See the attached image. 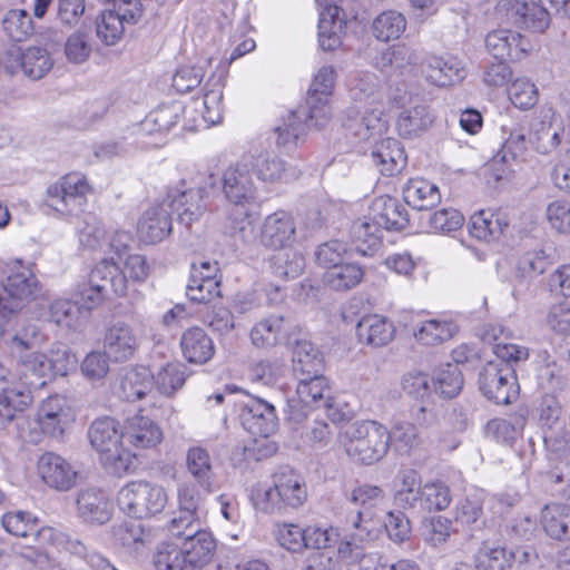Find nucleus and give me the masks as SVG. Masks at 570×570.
Segmentation results:
<instances>
[{"mask_svg":"<svg viewBox=\"0 0 570 570\" xmlns=\"http://www.w3.org/2000/svg\"><path fill=\"white\" fill-rule=\"evenodd\" d=\"M2 525L12 535H33L35 544L26 546L19 557L39 570H62L60 561L49 548L67 551L82 559L92 570H118L105 556L90 550L79 539L52 527L38 528V519L24 511L8 512L2 517Z\"/></svg>","mask_w":570,"mask_h":570,"instance_id":"obj_1","label":"nucleus"},{"mask_svg":"<svg viewBox=\"0 0 570 570\" xmlns=\"http://www.w3.org/2000/svg\"><path fill=\"white\" fill-rule=\"evenodd\" d=\"M222 189L232 204L223 223V234L230 239L227 245L245 247L254 237L248 205L256 199V186L252 178L250 163L243 156L224 170Z\"/></svg>","mask_w":570,"mask_h":570,"instance_id":"obj_2","label":"nucleus"},{"mask_svg":"<svg viewBox=\"0 0 570 570\" xmlns=\"http://www.w3.org/2000/svg\"><path fill=\"white\" fill-rule=\"evenodd\" d=\"M17 364L16 371L19 376L18 386L29 390L40 389L46 385L47 380L56 375L65 376L69 371L76 368V356L65 346L51 348L48 354L40 352H16L13 353Z\"/></svg>","mask_w":570,"mask_h":570,"instance_id":"obj_3","label":"nucleus"},{"mask_svg":"<svg viewBox=\"0 0 570 570\" xmlns=\"http://www.w3.org/2000/svg\"><path fill=\"white\" fill-rule=\"evenodd\" d=\"M387 428L377 421H360L348 425L341 443L346 454L356 462L371 465L389 452Z\"/></svg>","mask_w":570,"mask_h":570,"instance_id":"obj_4","label":"nucleus"},{"mask_svg":"<svg viewBox=\"0 0 570 570\" xmlns=\"http://www.w3.org/2000/svg\"><path fill=\"white\" fill-rule=\"evenodd\" d=\"M88 438L92 448L100 453L102 464L114 473L119 474L130 469L134 456L122 448V431L120 432L119 423L115 419H96L88 430Z\"/></svg>","mask_w":570,"mask_h":570,"instance_id":"obj_5","label":"nucleus"},{"mask_svg":"<svg viewBox=\"0 0 570 570\" xmlns=\"http://www.w3.org/2000/svg\"><path fill=\"white\" fill-rule=\"evenodd\" d=\"M531 148L540 155L570 154V110L563 119L553 109L541 110L529 131Z\"/></svg>","mask_w":570,"mask_h":570,"instance_id":"obj_6","label":"nucleus"},{"mask_svg":"<svg viewBox=\"0 0 570 570\" xmlns=\"http://www.w3.org/2000/svg\"><path fill=\"white\" fill-rule=\"evenodd\" d=\"M91 193L92 187L87 177L79 171H72L47 187L43 202L60 215L72 216L83 212L87 197Z\"/></svg>","mask_w":570,"mask_h":570,"instance_id":"obj_7","label":"nucleus"},{"mask_svg":"<svg viewBox=\"0 0 570 570\" xmlns=\"http://www.w3.org/2000/svg\"><path fill=\"white\" fill-rule=\"evenodd\" d=\"M168 501L165 489L147 481H132L118 492L119 509L128 517L144 519L160 513Z\"/></svg>","mask_w":570,"mask_h":570,"instance_id":"obj_8","label":"nucleus"},{"mask_svg":"<svg viewBox=\"0 0 570 570\" xmlns=\"http://www.w3.org/2000/svg\"><path fill=\"white\" fill-rule=\"evenodd\" d=\"M295 395L287 400L285 413L293 422L303 421L313 409H331L332 397L326 379L320 373L297 375Z\"/></svg>","mask_w":570,"mask_h":570,"instance_id":"obj_9","label":"nucleus"},{"mask_svg":"<svg viewBox=\"0 0 570 570\" xmlns=\"http://www.w3.org/2000/svg\"><path fill=\"white\" fill-rule=\"evenodd\" d=\"M353 532L345 537L338 544V557L348 564L357 563L358 570H387L389 566L379 551L365 552L361 543L367 541L371 535L368 521H365L360 511L352 517Z\"/></svg>","mask_w":570,"mask_h":570,"instance_id":"obj_10","label":"nucleus"},{"mask_svg":"<svg viewBox=\"0 0 570 570\" xmlns=\"http://www.w3.org/2000/svg\"><path fill=\"white\" fill-rule=\"evenodd\" d=\"M109 291L124 295L126 286L124 276L118 274V266L112 261L104 259L91 271L88 283L81 286L77 303L90 314V311L104 301Z\"/></svg>","mask_w":570,"mask_h":570,"instance_id":"obj_11","label":"nucleus"},{"mask_svg":"<svg viewBox=\"0 0 570 570\" xmlns=\"http://www.w3.org/2000/svg\"><path fill=\"white\" fill-rule=\"evenodd\" d=\"M469 232L473 238L485 244L502 243L510 246L522 238V232L515 234V226L505 213L490 209H481L471 216Z\"/></svg>","mask_w":570,"mask_h":570,"instance_id":"obj_12","label":"nucleus"},{"mask_svg":"<svg viewBox=\"0 0 570 570\" xmlns=\"http://www.w3.org/2000/svg\"><path fill=\"white\" fill-rule=\"evenodd\" d=\"M0 273L8 274L0 289L6 301L13 305V313L21 307L22 303L37 297L39 282L30 267L24 266L21 259L0 261Z\"/></svg>","mask_w":570,"mask_h":570,"instance_id":"obj_13","label":"nucleus"},{"mask_svg":"<svg viewBox=\"0 0 570 570\" xmlns=\"http://www.w3.org/2000/svg\"><path fill=\"white\" fill-rule=\"evenodd\" d=\"M483 395L497 404H509L519 394L515 371L510 364L488 362L479 374Z\"/></svg>","mask_w":570,"mask_h":570,"instance_id":"obj_14","label":"nucleus"},{"mask_svg":"<svg viewBox=\"0 0 570 570\" xmlns=\"http://www.w3.org/2000/svg\"><path fill=\"white\" fill-rule=\"evenodd\" d=\"M206 193L205 187H187L186 181L181 180L178 186L168 189L161 202L170 216L176 214L180 224L189 226L206 212Z\"/></svg>","mask_w":570,"mask_h":570,"instance_id":"obj_15","label":"nucleus"},{"mask_svg":"<svg viewBox=\"0 0 570 570\" xmlns=\"http://www.w3.org/2000/svg\"><path fill=\"white\" fill-rule=\"evenodd\" d=\"M335 70L332 66H323L314 76L307 90L306 107L308 118L314 121L316 128L324 127L330 118L328 100L335 83Z\"/></svg>","mask_w":570,"mask_h":570,"instance_id":"obj_16","label":"nucleus"},{"mask_svg":"<svg viewBox=\"0 0 570 570\" xmlns=\"http://www.w3.org/2000/svg\"><path fill=\"white\" fill-rule=\"evenodd\" d=\"M316 263L325 268L323 279L335 291H345L360 283L363 276L361 267L346 262L341 252H314Z\"/></svg>","mask_w":570,"mask_h":570,"instance_id":"obj_17","label":"nucleus"},{"mask_svg":"<svg viewBox=\"0 0 570 570\" xmlns=\"http://www.w3.org/2000/svg\"><path fill=\"white\" fill-rule=\"evenodd\" d=\"M432 108L419 96H410L396 118V130L405 139L420 138L435 122Z\"/></svg>","mask_w":570,"mask_h":570,"instance_id":"obj_18","label":"nucleus"},{"mask_svg":"<svg viewBox=\"0 0 570 570\" xmlns=\"http://www.w3.org/2000/svg\"><path fill=\"white\" fill-rule=\"evenodd\" d=\"M168 531L173 537L184 540L180 549L190 564L207 562L213 556L216 542L212 533L202 530L199 521L195 525L168 527Z\"/></svg>","mask_w":570,"mask_h":570,"instance_id":"obj_19","label":"nucleus"},{"mask_svg":"<svg viewBox=\"0 0 570 570\" xmlns=\"http://www.w3.org/2000/svg\"><path fill=\"white\" fill-rule=\"evenodd\" d=\"M240 422L246 431L255 436H271L278 429L275 406L256 396L242 404Z\"/></svg>","mask_w":570,"mask_h":570,"instance_id":"obj_20","label":"nucleus"},{"mask_svg":"<svg viewBox=\"0 0 570 570\" xmlns=\"http://www.w3.org/2000/svg\"><path fill=\"white\" fill-rule=\"evenodd\" d=\"M14 375L0 361V429L16 419L32 402L29 390L18 386Z\"/></svg>","mask_w":570,"mask_h":570,"instance_id":"obj_21","label":"nucleus"},{"mask_svg":"<svg viewBox=\"0 0 570 570\" xmlns=\"http://www.w3.org/2000/svg\"><path fill=\"white\" fill-rule=\"evenodd\" d=\"M140 340L136 330L124 321L111 322L104 335V351L110 361L122 363L130 360L138 350Z\"/></svg>","mask_w":570,"mask_h":570,"instance_id":"obj_22","label":"nucleus"},{"mask_svg":"<svg viewBox=\"0 0 570 570\" xmlns=\"http://www.w3.org/2000/svg\"><path fill=\"white\" fill-rule=\"evenodd\" d=\"M38 473L46 485L60 492L71 490L78 479V472L65 458L46 452L37 463Z\"/></svg>","mask_w":570,"mask_h":570,"instance_id":"obj_23","label":"nucleus"},{"mask_svg":"<svg viewBox=\"0 0 570 570\" xmlns=\"http://www.w3.org/2000/svg\"><path fill=\"white\" fill-rule=\"evenodd\" d=\"M77 517L86 524H106L112 515V503L108 495L97 488H86L76 495Z\"/></svg>","mask_w":570,"mask_h":570,"instance_id":"obj_24","label":"nucleus"},{"mask_svg":"<svg viewBox=\"0 0 570 570\" xmlns=\"http://www.w3.org/2000/svg\"><path fill=\"white\" fill-rule=\"evenodd\" d=\"M75 415L61 396L45 400L37 412V423L43 434L60 438L73 422Z\"/></svg>","mask_w":570,"mask_h":570,"instance_id":"obj_25","label":"nucleus"},{"mask_svg":"<svg viewBox=\"0 0 570 570\" xmlns=\"http://www.w3.org/2000/svg\"><path fill=\"white\" fill-rule=\"evenodd\" d=\"M122 436L135 449H153L161 442L163 431L150 416L139 410L126 419Z\"/></svg>","mask_w":570,"mask_h":570,"instance_id":"obj_26","label":"nucleus"},{"mask_svg":"<svg viewBox=\"0 0 570 570\" xmlns=\"http://www.w3.org/2000/svg\"><path fill=\"white\" fill-rule=\"evenodd\" d=\"M261 244L268 249H285L295 244V225L288 213L278 210L265 218Z\"/></svg>","mask_w":570,"mask_h":570,"instance_id":"obj_27","label":"nucleus"},{"mask_svg":"<svg viewBox=\"0 0 570 570\" xmlns=\"http://www.w3.org/2000/svg\"><path fill=\"white\" fill-rule=\"evenodd\" d=\"M170 232V213L161 200L148 208L139 219L138 236L146 245L161 242Z\"/></svg>","mask_w":570,"mask_h":570,"instance_id":"obj_28","label":"nucleus"},{"mask_svg":"<svg viewBox=\"0 0 570 570\" xmlns=\"http://www.w3.org/2000/svg\"><path fill=\"white\" fill-rule=\"evenodd\" d=\"M502 147L498 156L503 163L527 161L530 156V141L527 136V128L521 124L507 119L501 124Z\"/></svg>","mask_w":570,"mask_h":570,"instance_id":"obj_29","label":"nucleus"},{"mask_svg":"<svg viewBox=\"0 0 570 570\" xmlns=\"http://www.w3.org/2000/svg\"><path fill=\"white\" fill-rule=\"evenodd\" d=\"M422 72L425 79L439 87L451 86L465 78V68L455 57H430L425 60Z\"/></svg>","mask_w":570,"mask_h":570,"instance_id":"obj_30","label":"nucleus"},{"mask_svg":"<svg viewBox=\"0 0 570 570\" xmlns=\"http://www.w3.org/2000/svg\"><path fill=\"white\" fill-rule=\"evenodd\" d=\"M484 42L488 51L497 60L520 59L527 52L523 37L508 29L489 32Z\"/></svg>","mask_w":570,"mask_h":570,"instance_id":"obj_31","label":"nucleus"},{"mask_svg":"<svg viewBox=\"0 0 570 570\" xmlns=\"http://www.w3.org/2000/svg\"><path fill=\"white\" fill-rule=\"evenodd\" d=\"M184 110L185 107L179 101L160 105L140 122L138 132L141 136H161L177 124Z\"/></svg>","mask_w":570,"mask_h":570,"instance_id":"obj_32","label":"nucleus"},{"mask_svg":"<svg viewBox=\"0 0 570 570\" xmlns=\"http://www.w3.org/2000/svg\"><path fill=\"white\" fill-rule=\"evenodd\" d=\"M203 490L194 481L183 482L177 490L178 512L175 513L168 527L195 525L199 521V507L203 500Z\"/></svg>","mask_w":570,"mask_h":570,"instance_id":"obj_33","label":"nucleus"},{"mask_svg":"<svg viewBox=\"0 0 570 570\" xmlns=\"http://www.w3.org/2000/svg\"><path fill=\"white\" fill-rule=\"evenodd\" d=\"M371 157L373 164L377 167L381 174L385 176H393L402 171L406 165V155L402 144L394 138H385L377 142Z\"/></svg>","mask_w":570,"mask_h":570,"instance_id":"obj_34","label":"nucleus"},{"mask_svg":"<svg viewBox=\"0 0 570 570\" xmlns=\"http://www.w3.org/2000/svg\"><path fill=\"white\" fill-rule=\"evenodd\" d=\"M421 475L414 469H405L397 473L394 483V503L403 510H417L422 503Z\"/></svg>","mask_w":570,"mask_h":570,"instance_id":"obj_35","label":"nucleus"},{"mask_svg":"<svg viewBox=\"0 0 570 570\" xmlns=\"http://www.w3.org/2000/svg\"><path fill=\"white\" fill-rule=\"evenodd\" d=\"M458 330L454 322L441 318L414 322L411 325V331L416 342L426 346L439 345L451 340Z\"/></svg>","mask_w":570,"mask_h":570,"instance_id":"obj_36","label":"nucleus"},{"mask_svg":"<svg viewBox=\"0 0 570 570\" xmlns=\"http://www.w3.org/2000/svg\"><path fill=\"white\" fill-rule=\"evenodd\" d=\"M184 357L189 363L205 364L215 352L213 340L198 326L185 331L180 338Z\"/></svg>","mask_w":570,"mask_h":570,"instance_id":"obj_37","label":"nucleus"},{"mask_svg":"<svg viewBox=\"0 0 570 570\" xmlns=\"http://www.w3.org/2000/svg\"><path fill=\"white\" fill-rule=\"evenodd\" d=\"M415 62L414 51L404 43H397L377 53L373 65L383 75L392 77L403 73Z\"/></svg>","mask_w":570,"mask_h":570,"instance_id":"obj_38","label":"nucleus"},{"mask_svg":"<svg viewBox=\"0 0 570 570\" xmlns=\"http://www.w3.org/2000/svg\"><path fill=\"white\" fill-rule=\"evenodd\" d=\"M186 465L203 493H212L214 491L215 472L209 452L198 445L189 448L186 454Z\"/></svg>","mask_w":570,"mask_h":570,"instance_id":"obj_39","label":"nucleus"},{"mask_svg":"<svg viewBox=\"0 0 570 570\" xmlns=\"http://www.w3.org/2000/svg\"><path fill=\"white\" fill-rule=\"evenodd\" d=\"M373 220L386 230H400L407 226L409 217L405 207L397 199L382 196L372 205Z\"/></svg>","mask_w":570,"mask_h":570,"instance_id":"obj_40","label":"nucleus"},{"mask_svg":"<svg viewBox=\"0 0 570 570\" xmlns=\"http://www.w3.org/2000/svg\"><path fill=\"white\" fill-rule=\"evenodd\" d=\"M356 333L360 342L379 347L392 341L394 326L386 317L371 314L358 321Z\"/></svg>","mask_w":570,"mask_h":570,"instance_id":"obj_41","label":"nucleus"},{"mask_svg":"<svg viewBox=\"0 0 570 570\" xmlns=\"http://www.w3.org/2000/svg\"><path fill=\"white\" fill-rule=\"evenodd\" d=\"M154 386V375L144 366L131 367L120 377L119 396L128 402L141 400Z\"/></svg>","mask_w":570,"mask_h":570,"instance_id":"obj_42","label":"nucleus"},{"mask_svg":"<svg viewBox=\"0 0 570 570\" xmlns=\"http://www.w3.org/2000/svg\"><path fill=\"white\" fill-rule=\"evenodd\" d=\"M387 435L389 448L392 446L397 454L404 456L411 455L423 442L415 423L400 419L393 421Z\"/></svg>","mask_w":570,"mask_h":570,"instance_id":"obj_43","label":"nucleus"},{"mask_svg":"<svg viewBox=\"0 0 570 570\" xmlns=\"http://www.w3.org/2000/svg\"><path fill=\"white\" fill-rule=\"evenodd\" d=\"M50 321L71 331H81L89 321V313L77 302L56 299L49 308Z\"/></svg>","mask_w":570,"mask_h":570,"instance_id":"obj_44","label":"nucleus"},{"mask_svg":"<svg viewBox=\"0 0 570 570\" xmlns=\"http://www.w3.org/2000/svg\"><path fill=\"white\" fill-rule=\"evenodd\" d=\"M308 126H314V121L308 118L307 107L291 111L283 122L275 128L277 134V144L283 147H293L306 135Z\"/></svg>","mask_w":570,"mask_h":570,"instance_id":"obj_45","label":"nucleus"},{"mask_svg":"<svg viewBox=\"0 0 570 570\" xmlns=\"http://www.w3.org/2000/svg\"><path fill=\"white\" fill-rule=\"evenodd\" d=\"M403 198L414 209L428 210L439 204L441 195L436 185L423 178H414L404 186Z\"/></svg>","mask_w":570,"mask_h":570,"instance_id":"obj_46","label":"nucleus"},{"mask_svg":"<svg viewBox=\"0 0 570 570\" xmlns=\"http://www.w3.org/2000/svg\"><path fill=\"white\" fill-rule=\"evenodd\" d=\"M283 504L285 507L298 508L307 499V491L302 478L288 468L282 469L275 474Z\"/></svg>","mask_w":570,"mask_h":570,"instance_id":"obj_47","label":"nucleus"},{"mask_svg":"<svg viewBox=\"0 0 570 570\" xmlns=\"http://www.w3.org/2000/svg\"><path fill=\"white\" fill-rule=\"evenodd\" d=\"M546 533L556 540L570 539V509L561 504H547L541 512Z\"/></svg>","mask_w":570,"mask_h":570,"instance_id":"obj_48","label":"nucleus"},{"mask_svg":"<svg viewBox=\"0 0 570 570\" xmlns=\"http://www.w3.org/2000/svg\"><path fill=\"white\" fill-rule=\"evenodd\" d=\"M223 88L220 76H210L203 88V118L209 125H217L223 120Z\"/></svg>","mask_w":570,"mask_h":570,"instance_id":"obj_49","label":"nucleus"},{"mask_svg":"<svg viewBox=\"0 0 570 570\" xmlns=\"http://www.w3.org/2000/svg\"><path fill=\"white\" fill-rule=\"evenodd\" d=\"M243 157L250 163V170L256 177L266 183L282 180L286 176L285 161L268 153L258 155L247 154Z\"/></svg>","mask_w":570,"mask_h":570,"instance_id":"obj_50","label":"nucleus"},{"mask_svg":"<svg viewBox=\"0 0 570 570\" xmlns=\"http://www.w3.org/2000/svg\"><path fill=\"white\" fill-rule=\"evenodd\" d=\"M515 23L533 32H543L551 22V13L539 2L518 3L514 10Z\"/></svg>","mask_w":570,"mask_h":570,"instance_id":"obj_51","label":"nucleus"},{"mask_svg":"<svg viewBox=\"0 0 570 570\" xmlns=\"http://www.w3.org/2000/svg\"><path fill=\"white\" fill-rule=\"evenodd\" d=\"M292 362L295 375L320 373L322 358L318 350L307 340H297L292 347Z\"/></svg>","mask_w":570,"mask_h":570,"instance_id":"obj_52","label":"nucleus"},{"mask_svg":"<svg viewBox=\"0 0 570 570\" xmlns=\"http://www.w3.org/2000/svg\"><path fill=\"white\" fill-rule=\"evenodd\" d=\"M463 386L462 372L455 364L448 363L432 376L433 394L443 399L456 396Z\"/></svg>","mask_w":570,"mask_h":570,"instance_id":"obj_53","label":"nucleus"},{"mask_svg":"<svg viewBox=\"0 0 570 570\" xmlns=\"http://www.w3.org/2000/svg\"><path fill=\"white\" fill-rule=\"evenodd\" d=\"M513 556L501 546L483 543L475 554L476 570H511Z\"/></svg>","mask_w":570,"mask_h":570,"instance_id":"obj_54","label":"nucleus"},{"mask_svg":"<svg viewBox=\"0 0 570 570\" xmlns=\"http://www.w3.org/2000/svg\"><path fill=\"white\" fill-rule=\"evenodd\" d=\"M272 273L281 278H296L305 268L302 252H275L268 259Z\"/></svg>","mask_w":570,"mask_h":570,"instance_id":"obj_55","label":"nucleus"},{"mask_svg":"<svg viewBox=\"0 0 570 570\" xmlns=\"http://www.w3.org/2000/svg\"><path fill=\"white\" fill-rule=\"evenodd\" d=\"M23 73L33 79H41L53 66L49 52L40 47H31L18 53Z\"/></svg>","mask_w":570,"mask_h":570,"instance_id":"obj_56","label":"nucleus"},{"mask_svg":"<svg viewBox=\"0 0 570 570\" xmlns=\"http://www.w3.org/2000/svg\"><path fill=\"white\" fill-rule=\"evenodd\" d=\"M112 534L116 543L129 554H139L145 548L146 534L140 523H119L114 527Z\"/></svg>","mask_w":570,"mask_h":570,"instance_id":"obj_57","label":"nucleus"},{"mask_svg":"<svg viewBox=\"0 0 570 570\" xmlns=\"http://www.w3.org/2000/svg\"><path fill=\"white\" fill-rule=\"evenodd\" d=\"M405 17L401 12L394 10L382 12L372 23L373 35L381 41H390L400 38L405 31Z\"/></svg>","mask_w":570,"mask_h":570,"instance_id":"obj_58","label":"nucleus"},{"mask_svg":"<svg viewBox=\"0 0 570 570\" xmlns=\"http://www.w3.org/2000/svg\"><path fill=\"white\" fill-rule=\"evenodd\" d=\"M186 295L193 303L207 304L213 298L220 296L219 281L199 278L197 275V263L191 264V274L186 286Z\"/></svg>","mask_w":570,"mask_h":570,"instance_id":"obj_59","label":"nucleus"},{"mask_svg":"<svg viewBox=\"0 0 570 570\" xmlns=\"http://www.w3.org/2000/svg\"><path fill=\"white\" fill-rule=\"evenodd\" d=\"M118 262H112L118 266V274L124 276L125 286L127 287V279L135 282H142L147 278L150 272V265L146 256L141 254H131L130 252H117Z\"/></svg>","mask_w":570,"mask_h":570,"instance_id":"obj_60","label":"nucleus"},{"mask_svg":"<svg viewBox=\"0 0 570 570\" xmlns=\"http://www.w3.org/2000/svg\"><path fill=\"white\" fill-rule=\"evenodd\" d=\"M283 328L282 316H269L256 323L250 331V341L258 348L275 346Z\"/></svg>","mask_w":570,"mask_h":570,"instance_id":"obj_61","label":"nucleus"},{"mask_svg":"<svg viewBox=\"0 0 570 570\" xmlns=\"http://www.w3.org/2000/svg\"><path fill=\"white\" fill-rule=\"evenodd\" d=\"M422 503L419 511H441L446 509L451 501L450 489L442 482H429L423 485Z\"/></svg>","mask_w":570,"mask_h":570,"instance_id":"obj_62","label":"nucleus"},{"mask_svg":"<svg viewBox=\"0 0 570 570\" xmlns=\"http://www.w3.org/2000/svg\"><path fill=\"white\" fill-rule=\"evenodd\" d=\"M284 372V363L281 358H263L249 367V379L253 382L271 386L274 385Z\"/></svg>","mask_w":570,"mask_h":570,"instance_id":"obj_63","label":"nucleus"},{"mask_svg":"<svg viewBox=\"0 0 570 570\" xmlns=\"http://www.w3.org/2000/svg\"><path fill=\"white\" fill-rule=\"evenodd\" d=\"M185 372L183 366L176 363H169L160 368L154 376V384L159 393L170 396L185 384Z\"/></svg>","mask_w":570,"mask_h":570,"instance_id":"obj_64","label":"nucleus"}]
</instances>
